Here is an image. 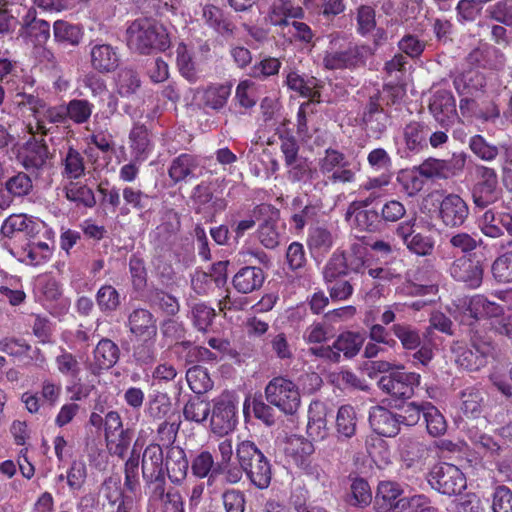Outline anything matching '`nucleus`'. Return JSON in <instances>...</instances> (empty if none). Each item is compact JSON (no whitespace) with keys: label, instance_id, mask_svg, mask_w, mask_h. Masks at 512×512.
Returning a JSON list of instances; mask_svg holds the SVG:
<instances>
[{"label":"nucleus","instance_id":"f257e3e1","mask_svg":"<svg viewBox=\"0 0 512 512\" xmlns=\"http://www.w3.org/2000/svg\"><path fill=\"white\" fill-rule=\"evenodd\" d=\"M304 15L300 6L290 0L275 1L265 17V22L277 27L278 33L289 42L301 41L309 43L313 38L310 27L299 21Z\"/></svg>","mask_w":512,"mask_h":512},{"label":"nucleus","instance_id":"f03ea898","mask_svg":"<svg viewBox=\"0 0 512 512\" xmlns=\"http://www.w3.org/2000/svg\"><path fill=\"white\" fill-rule=\"evenodd\" d=\"M127 44L133 51L149 54L154 50L169 47L170 38L166 28L151 19L135 20L127 29Z\"/></svg>","mask_w":512,"mask_h":512},{"label":"nucleus","instance_id":"7ed1b4c3","mask_svg":"<svg viewBox=\"0 0 512 512\" xmlns=\"http://www.w3.org/2000/svg\"><path fill=\"white\" fill-rule=\"evenodd\" d=\"M18 105L22 115L29 113L33 117V122L29 121L26 124V129L31 135H46L50 130L47 124H58L66 120L65 106H49L44 100L32 94L21 95Z\"/></svg>","mask_w":512,"mask_h":512},{"label":"nucleus","instance_id":"20e7f679","mask_svg":"<svg viewBox=\"0 0 512 512\" xmlns=\"http://www.w3.org/2000/svg\"><path fill=\"white\" fill-rule=\"evenodd\" d=\"M241 473L244 471L250 482L258 489H266L271 482L272 472L265 455L251 441H242L236 448Z\"/></svg>","mask_w":512,"mask_h":512},{"label":"nucleus","instance_id":"39448f33","mask_svg":"<svg viewBox=\"0 0 512 512\" xmlns=\"http://www.w3.org/2000/svg\"><path fill=\"white\" fill-rule=\"evenodd\" d=\"M449 311L456 320L467 324H471L470 320L478 319H488L491 322L494 318L502 316L504 312L502 306L480 294L457 298Z\"/></svg>","mask_w":512,"mask_h":512},{"label":"nucleus","instance_id":"423d86ee","mask_svg":"<svg viewBox=\"0 0 512 512\" xmlns=\"http://www.w3.org/2000/svg\"><path fill=\"white\" fill-rule=\"evenodd\" d=\"M266 400L281 412L293 415L301 405V395L297 385L284 377L273 378L265 388Z\"/></svg>","mask_w":512,"mask_h":512},{"label":"nucleus","instance_id":"0eeeda50","mask_svg":"<svg viewBox=\"0 0 512 512\" xmlns=\"http://www.w3.org/2000/svg\"><path fill=\"white\" fill-rule=\"evenodd\" d=\"M213 403L211 431L219 436L227 435L235 428L237 422L238 399L231 393H223Z\"/></svg>","mask_w":512,"mask_h":512},{"label":"nucleus","instance_id":"6e6552de","mask_svg":"<svg viewBox=\"0 0 512 512\" xmlns=\"http://www.w3.org/2000/svg\"><path fill=\"white\" fill-rule=\"evenodd\" d=\"M429 482L433 488L442 494H460L467 486L464 473L455 465L440 463L430 472Z\"/></svg>","mask_w":512,"mask_h":512},{"label":"nucleus","instance_id":"1a4fd4ad","mask_svg":"<svg viewBox=\"0 0 512 512\" xmlns=\"http://www.w3.org/2000/svg\"><path fill=\"white\" fill-rule=\"evenodd\" d=\"M421 376L415 372L396 371L382 376L379 388L397 399H408L413 396L415 387L419 386Z\"/></svg>","mask_w":512,"mask_h":512},{"label":"nucleus","instance_id":"9d476101","mask_svg":"<svg viewBox=\"0 0 512 512\" xmlns=\"http://www.w3.org/2000/svg\"><path fill=\"white\" fill-rule=\"evenodd\" d=\"M476 174L477 183L473 190V200L476 206L484 208L500 198L501 189L494 169L479 166Z\"/></svg>","mask_w":512,"mask_h":512},{"label":"nucleus","instance_id":"9b49d317","mask_svg":"<svg viewBox=\"0 0 512 512\" xmlns=\"http://www.w3.org/2000/svg\"><path fill=\"white\" fill-rule=\"evenodd\" d=\"M44 223L33 216L20 213L11 214L2 223L1 236L5 240L20 237L32 238L40 233Z\"/></svg>","mask_w":512,"mask_h":512},{"label":"nucleus","instance_id":"f8f14e48","mask_svg":"<svg viewBox=\"0 0 512 512\" xmlns=\"http://www.w3.org/2000/svg\"><path fill=\"white\" fill-rule=\"evenodd\" d=\"M417 227L416 219H410L397 226L396 234L410 252L418 256H428L434 250L435 240L430 235L417 232Z\"/></svg>","mask_w":512,"mask_h":512},{"label":"nucleus","instance_id":"ddd939ff","mask_svg":"<svg viewBox=\"0 0 512 512\" xmlns=\"http://www.w3.org/2000/svg\"><path fill=\"white\" fill-rule=\"evenodd\" d=\"M105 439L109 452L123 457L130 444L128 432L123 429L122 420L118 412L110 411L104 420Z\"/></svg>","mask_w":512,"mask_h":512},{"label":"nucleus","instance_id":"4468645a","mask_svg":"<svg viewBox=\"0 0 512 512\" xmlns=\"http://www.w3.org/2000/svg\"><path fill=\"white\" fill-rule=\"evenodd\" d=\"M142 472L143 477L151 482H154V497L162 496L164 493V486L159 482V478L163 476L164 472V459L163 451L160 445L150 444L143 453L142 458Z\"/></svg>","mask_w":512,"mask_h":512},{"label":"nucleus","instance_id":"2eb2a0df","mask_svg":"<svg viewBox=\"0 0 512 512\" xmlns=\"http://www.w3.org/2000/svg\"><path fill=\"white\" fill-rule=\"evenodd\" d=\"M456 363L468 370H478L486 363V357L491 355L493 346L491 343H474L473 348H467L462 343H455L452 348Z\"/></svg>","mask_w":512,"mask_h":512},{"label":"nucleus","instance_id":"dca6fc26","mask_svg":"<svg viewBox=\"0 0 512 512\" xmlns=\"http://www.w3.org/2000/svg\"><path fill=\"white\" fill-rule=\"evenodd\" d=\"M319 167L321 172L329 175V179L334 183L354 181L355 173L347 168L344 155L336 150H326L325 155L319 159Z\"/></svg>","mask_w":512,"mask_h":512},{"label":"nucleus","instance_id":"f3484780","mask_svg":"<svg viewBox=\"0 0 512 512\" xmlns=\"http://www.w3.org/2000/svg\"><path fill=\"white\" fill-rule=\"evenodd\" d=\"M369 423L372 430L383 437H394L400 431V416L383 407L374 406L369 412Z\"/></svg>","mask_w":512,"mask_h":512},{"label":"nucleus","instance_id":"a211bd4d","mask_svg":"<svg viewBox=\"0 0 512 512\" xmlns=\"http://www.w3.org/2000/svg\"><path fill=\"white\" fill-rule=\"evenodd\" d=\"M450 275L467 287L478 288L483 280V267L479 261L466 256L456 259L450 267Z\"/></svg>","mask_w":512,"mask_h":512},{"label":"nucleus","instance_id":"6ab92c4d","mask_svg":"<svg viewBox=\"0 0 512 512\" xmlns=\"http://www.w3.org/2000/svg\"><path fill=\"white\" fill-rule=\"evenodd\" d=\"M429 110L442 126H449L457 118L456 103L451 92L436 90L430 99Z\"/></svg>","mask_w":512,"mask_h":512},{"label":"nucleus","instance_id":"aec40b11","mask_svg":"<svg viewBox=\"0 0 512 512\" xmlns=\"http://www.w3.org/2000/svg\"><path fill=\"white\" fill-rule=\"evenodd\" d=\"M468 214V205L459 195H446L440 202L439 216L446 226H461L467 219Z\"/></svg>","mask_w":512,"mask_h":512},{"label":"nucleus","instance_id":"412c9836","mask_svg":"<svg viewBox=\"0 0 512 512\" xmlns=\"http://www.w3.org/2000/svg\"><path fill=\"white\" fill-rule=\"evenodd\" d=\"M328 408L321 401H313L308 409L307 434L313 441H322L329 434Z\"/></svg>","mask_w":512,"mask_h":512},{"label":"nucleus","instance_id":"4be33fe9","mask_svg":"<svg viewBox=\"0 0 512 512\" xmlns=\"http://www.w3.org/2000/svg\"><path fill=\"white\" fill-rule=\"evenodd\" d=\"M231 89L232 85L229 83L211 84L205 88H198L195 92V99L204 107L220 110L226 105Z\"/></svg>","mask_w":512,"mask_h":512},{"label":"nucleus","instance_id":"5701e85b","mask_svg":"<svg viewBox=\"0 0 512 512\" xmlns=\"http://www.w3.org/2000/svg\"><path fill=\"white\" fill-rule=\"evenodd\" d=\"M356 253L357 256H349L348 258L342 255H334L325 266L323 272L325 280L332 283L338 276L346 273L347 266L351 270L360 271L365 264L362 248L359 247Z\"/></svg>","mask_w":512,"mask_h":512},{"label":"nucleus","instance_id":"b1692460","mask_svg":"<svg viewBox=\"0 0 512 512\" xmlns=\"http://www.w3.org/2000/svg\"><path fill=\"white\" fill-rule=\"evenodd\" d=\"M287 87L298 93L300 96L310 99L313 102H320L319 81L314 77H304L297 71H289L286 75Z\"/></svg>","mask_w":512,"mask_h":512},{"label":"nucleus","instance_id":"393cba45","mask_svg":"<svg viewBox=\"0 0 512 512\" xmlns=\"http://www.w3.org/2000/svg\"><path fill=\"white\" fill-rule=\"evenodd\" d=\"M398 448L403 461L408 467L415 466L422 470L425 465L427 455L426 447L410 436H402L398 440Z\"/></svg>","mask_w":512,"mask_h":512},{"label":"nucleus","instance_id":"a878e982","mask_svg":"<svg viewBox=\"0 0 512 512\" xmlns=\"http://www.w3.org/2000/svg\"><path fill=\"white\" fill-rule=\"evenodd\" d=\"M234 455L232 441L228 438L223 439L218 444V460L215 470L225 474L226 480L230 483H237L242 478L241 469L231 464Z\"/></svg>","mask_w":512,"mask_h":512},{"label":"nucleus","instance_id":"bb28decb","mask_svg":"<svg viewBox=\"0 0 512 512\" xmlns=\"http://www.w3.org/2000/svg\"><path fill=\"white\" fill-rule=\"evenodd\" d=\"M47 158V146L35 139L27 141L18 152V159L28 170L41 168L46 163Z\"/></svg>","mask_w":512,"mask_h":512},{"label":"nucleus","instance_id":"cd10ccee","mask_svg":"<svg viewBox=\"0 0 512 512\" xmlns=\"http://www.w3.org/2000/svg\"><path fill=\"white\" fill-rule=\"evenodd\" d=\"M199 165L198 157L191 154H181L172 161L168 170L169 177L175 183L196 178Z\"/></svg>","mask_w":512,"mask_h":512},{"label":"nucleus","instance_id":"c85d7f7f","mask_svg":"<svg viewBox=\"0 0 512 512\" xmlns=\"http://www.w3.org/2000/svg\"><path fill=\"white\" fill-rule=\"evenodd\" d=\"M92 67L99 72H111L119 65V55L109 44H95L90 51Z\"/></svg>","mask_w":512,"mask_h":512},{"label":"nucleus","instance_id":"c756f323","mask_svg":"<svg viewBox=\"0 0 512 512\" xmlns=\"http://www.w3.org/2000/svg\"><path fill=\"white\" fill-rule=\"evenodd\" d=\"M264 282V273L258 267H244L239 270L234 278L233 285L240 293H251L259 289Z\"/></svg>","mask_w":512,"mask_h":512},{"label":"nucleus","instance_id":"7c9ffc66","mask_svg":"<svg viewBox=\"0 0 512 512\" xmlns=\"http://www.w3.org/2000/svg\"><path fill=\"white\" fill-rule=\"evenodd\" d=\"M189 462L183 449L172 447L167 455L166 470L173 483L182 482L188 472Z\"/></svg>","mask_w":512,"mask_h":512},{"label":"nucleus","instance_id":"2f4dec72","mask_svg":"<svg viewBox=\"0 0 512 512\" xmlns=\"http://www.w3.org/2000/svg\"><path fill=\"white\" fill-rule=\"evenodd\" d=\"M129 327L133 334L144 338L155 336L157 331L152 314L145 309H137L130 314Z\"/></svg>","mask_w":512,"mask_h":512},{"label":"nucleus","instance_id":"473e14b6","mask_svg":"<svg viewBox=\"0 0 512 512\" xmlns=\"http://www.w3.org/2000/svg\"><path fill=\"white\" fill-rule=\"evenodd\" d=\"M346 219L352 227L359 230L372 231L378 223V213L371 209L360 207L359 204L353 203L346 214Z\"/></svg>","mask_w":512,"mask_h":512},{"label":"nucleus","instance_id":"72a5a7b5","mask_svg":"<svg viewBox=\"0 0 512 512\" xmlns=\"http://www.w3.org/2000/svg\"><path fill=\"white\" fill-rule=\"evenodd\" d=\"M401 493L402 491L397 483L390 481L379 483L375 502L378 512H393L399 504L397 498Z\"/></svg>","mask_w":512,"mask_h":512},{"label":"nucleus","instance_id":"f704fd0d","mask_svg":"<svg viewBox=\"0 0 512 512\" xmlns=\"http://www.w3.org/2000/svg\"><path fill=\"white\" fill-rule=\"evenodd\" d=\"M360 61L361 57L357 47H349L344 51H329L323 59L327 69L349 68L357 65Z\"/></svg>","mask_w":512,"mask_h":512},{"label":"nucleus","instance_id":"c9c22d12","mask_svg":"<svg viewBox=\"0 0 512 512\" xmlns=\"http://www.w3.org/2000/svg\"><path fill=\"white\" fill-rule=\"evenodd\" d=\"M130 148L135 161L143 162L152 151L149 133L143 126H135L130 132Z\"/></svg>","mask_w":512,"mask_h":512},{"label":"nucleus","instance_id":"e433bc0d","mask_svg":"<svg viewBox=\"0 0 512 512\" xmlns=\"http://www.w3.org/2000/svg\"><path fill=\"white\" fill-rule=\"evenodd\" d=\"M483 400L479 389L469 387L461 392L459 408L467 417L477 418L482 413Z\"/></svg>","mask_w":512,"mask_h":512},{"label":"nucleus","instance_id":"4c0bfd02","mask_svg":"<svg viewBox=\"0 0 512 512\" xmlns=\"http://www.w3.org/2000/svg\"><path fill=\"white\" fill-rule=\"evenodd\" d=\"M357 416L355 409L350 405L341 406L336 415V431L339 438H351L355 435Z\"/></svg>","mask_w":512,"mask_h":512},{"label":"nucleus","instance_id":"58836bf2","mask_svg":"<svg viewBox=\"0 0 512 512\" xmlns=\"http://www.w3.org/2000/svg\"><path fill=\"white\" fill-rule=\"evenodd\" d=\"M119 358L117 345L109 339L101 340L94 350V361L100 369H109Z\"/></svg>","mask_w":512,"mask_h":512},{"label":"nucleus","instance_id":"ea45409f","mask_svg":"<svg viewBox=\"0 0 512 512\" xmlns=\"http://www.w3.org/2000/svg\"><path fill=\"white\" fill-rule=\"evenodd\" d=\"M55 41L65 45H77L82 39L83 33L79 26L64 20H58L53 25Z\"/></svg>","mask_w":512,"mask_h":512},{"label":"nucleus","instance_id":"a19ab883","mask_svg":"<svg viewBox=\"0 0 512 512\" xmlns=\"http://www.w3.org/2000/svg\"><path fill=\"white\" fill-rule=\"evenodd\" d=\"M25 298L26 295L19 278L11 276L0 285V301L17 306L23 303Z\"/></svg>","mask_w":512,"mask_h":512},{"label":"nucleus","instance_id":"79ce46f5","mask_svg":"<svg viewBox=\"0 0 512 512\" xmlns=\"http://www.w3.org/2000/svg\"><path fill=\"white\" fill-rule=\"evenodd\" d=\"M52 254L53 250L46 242L28 243L23 248V261L37 266L47 262Z\"/></svg>","mask_w":512,"mask_h":512},{"label":"nucleus","instance_id":"37998d69","mask_svg":"<svg viewBox=\"0 0 512 512\" xmlns=\"http://www.w3.org/2000/svg\"><path fill=\"white\" fill-rule=\"evenodd\" d=\"M283 229V226L271 217L259 226L258 237L260 242L266 248H275L280 242V236Z\"/></svg>","mask_w":512,"mask_h":512},{"label":"nucleus","instance_id":"c03bdc74","mask_svg":"<svg viewBox=\"0 0 512 512\" xmlns=\"http://www.w3.org/2000/svg\"><path fill=\"white\" fill-rule=\"evenodd\" d=\"M363 342L364 338L361 334L345 332L338 336L333 347L338 353L342 352L346 357L350 358L359 352Z\"/></svg>","mask_w":512,"mask_h":512},{"label":"nucleus","instance_id":"a18cd8bd","mask_svg":"<svg viewBox=\"0 0 512 512\" xmlns=\"http://www.w3.org/2000/svg\"><path fill=\"white\" fill-rule=\"evenodd\" d=\"M186 379L190 389L196 394H202L213 386L207 370L201 366L189 368L186 373Z\"/></svg>","mask_w":512,"mask_h":512},{"label":"nucleus","instance_id":"49530a36","mask_svg":"<svg viewBox=\"0 0 512 512\" xmlns=\"http://www.w3.org/2000/svg\"><path fill=\"white\" fill-rule=\"evenodd\" d=\"M210 413L211 407L209 402L199 397L190 399L183 409L185 419L198 424L206 421Z\"/></svg>","mask_w":512,"mask_h":512},{"label":"nucleus","instance_id":"de8ad7c7","mask_svg":"<svg viewBox=\"0 0 512 512\" xmlns=\"http://www.w3.org/2000/svg\"><path fill=\"white\" fill-rule=\"evenodd\" d=\"M393 512H439L425 495L400 498Z\"/></svg>","mask_w":512,"mask_h":512},{"label":"nucleus","instance_id":"09e8293b","mask_svg":"<svg viewBox=\"0 0 512 512\" xmlns=\"http://www.w3.org/2000/svg\"><path fill=\"white\" fill-rule=\"evenodd\" d=\"M397 181L409 196L418 193L425 184V179L417 167L400 171Z\"/></svg>","mask_w":512,"mask_h":512},{"label":"nucleus","instance_id":"8fccbe9b","mask_svg":"<svg viewBox=\"0 0 512 512\" xmlns=\"http://www.w3.org/2000/svg\"><path fill=\"white\" fill-rule=\"evenodd\" d=\"M37 296L45 302H53L60 298L61 288L59 283L48 275H42L37 278L35 283Z\"/></svg>","mask_w":512,"mask_h":512},{"label":"nucleus","instance_id":"3c124183","mask_svg":"<svg viewBox=\"0 0 512 512\" xmlns=\"http://www.w3.org/2000/svg\"><path fill=\"white\" fill-rule=\"evenodd\" d=\"M428 433L433 437L443 435L447 430V422L443 414L432 404L426 403L424 414Z\"/></svg>","mask_w":512,"mask_h":512},{"label":"nucleus","instance_id":"603ef678","mask_svg":"<svg viewBox=\"0 0 512 512\" xmlns=\"http://www.w3.org/2000/svg\"><path fill=\"white\" fill-rule=\"evenodd\" d=\"M205 23L219 34H228L232 32L231 23L227 21L221 10L212 5L203 7L202 13Z\"/></svg>","mask_w":512,"mask_h":512},{"label":"nucleus","instance_id":"864d4df0","mask_svg":"<svg viewBox=\"0 0 512 512\" xmlns=\"http://www.w3.org/2000/svg\"><path fill=\"white\" fill-rule=\"evenodd\" d=\"M258 94V85L250 79H244L236 87L235 98L241 107L252 108L257 102Z\"/></svg>","mask_w":512,"mask_h":512},{"label":"nucleus","instance_id":"5fc2aeb1","mask_svg":"<svg viewBox=\"0 0 512 512\" xmlns=\"http://www.w3.org/2000/svg\"><path fill=\"white\" fill-rule=\"evenodd\" d=\"M351 493L348 497V503L357 507H366L372 501L370 486L364 479H354L351 484Z\"/></svg>","mask_w":512,"mask_h":512},{"label":"nucleus","instance_id":"6e6d98bb","mask_svg":"<svg viewBox=\"0 0 512 512\" xmlns=\"http://www.w3.org/2000/svg\"><path fill=\"white\" fill-rule=\"evenodd\" d=\"M216 463L213 455L208 451H202L197 454L191 462V471L194 476L198 478H205L209 474L219 472L215 470Z\"/></svg>","mask_w":512,"mask_h":512},{"label":"nucleus","instance_id":"4d7b16f0","mask_svg":"<svg viewBox=\"0 0 512 512\" xmlns=\"http://www.w3.org/2000/svg\"><path fill=\"white\" fill-rule=\"evenodd\" d=\"M64 175L69 179L80 178L84 174L85 165L82 155L70 148L63 159Z\"/></svg>","mask_w":512,"mask_h":512},{"label":"nucleus","instance_id":"13d9d810","mask_svg":"<svg viewBox=\"0 0 512 512\" xmlns=\"http://www.w3.org/2000/svg\"><path fill=\"white\" fill-rule=\"evenodd\" d=\"M492 274L500 283L512 282V251L506 252L495 259Z\"/></svg>","mask_w":512,"mask_h":512},{"label":"nucleus","instance_id":"bf43d9fd","mask_svg":"<svg viewBox=\"0 0 512 512\" xmlns=\"http://www.w3.org/2000/svg\"><path fill=\"white\" fill-rule=\"evenodd\" d=\"M92 108V104L87 100H71L68 105L65 106V109L67 110L66 118L69 117L77 124L85 123L92 114Z\"/></svg>","mask_w":512,"mask_h":512},{"label":"nucleus","instance_id":"052dcab7","mask_svg":"<svg viewBox=\"0 0 512 512\" xmlns=\"http://www.w3.org/2000/svg\"><path fill=\"white\" fill-rule=\"evenodd\" d=\"M25 35L35 46H42L50 38V26L44 20H34L25 28Z\"/></svg>","mask_w":512,"mask_h":512},{"label":"nucleus","instance_id":"680f3d73","mask_svg":"<svg viewBox=\"0 0 512 512\" xmlns=\"http://www.w3.org/2000/svg\"><path fill=\"white\" fill-rule=\"evenodd\" d=\"M393 333L400 340L404 349L414 350L420 346L419 332L409 325L396 324L393 326Z\"/></svg>","mask_w":512,"mask_h":512},{"label":"nucleus","instance_id":"e2e57ef3","mask_svg":"<svg viewBox=\"0 0 512 512\" xmlns=\"http://www.w3.org/2000/svg\"><path fill=\"white\" fill-rule=\"evenodd\" d=\"M490 380L504 396H512V367H495L490 374Z\"/></svg>","mask_w":512,"mask_h":512},{"label":"nucleus","instance_id":"0e129e2a","mask_svg":"<svg viewBox=\"0 0 512 512\" xmlns=\"http://www.w3.org/2000/svg\"><path fill=\"white\" fill-rule=\"evenodd\" d=\"M97 305L101 311H114L120 304V298L117 290L110 286H102L96 294Z\"/></svg>","mask_w":512,"mask_h":512},{"label":"nucleus","instance_id":"69168bd1","mask_svg":"<svg viewBox=\"0 0 512 512\" xmlns=\"http://www.w3.org/2000/svg\"><path fill=\"white\" fill-rule=\"evenodd\" d=\"M478 226L484 235L491 238H497L503 234V226L500 223V217H496L492 210H487L481 216Z\"/></svg>","mask_w":512,"mask_h":512},{"label":"nucleus","instance_id":"338daca9","mask_svg":"<svg viewBox=\"0 0 512 512\" xmlns=\"http://www.w3.org/2000/svg\"><path fill=\"white\" fill-rule=\"evenodd\" d=\"M308 242L313 251L324 253L332 247L333 237L328 230L315 228L310 232Z\"/></svg>","mask_w":512,"mask_h":512},{"label":"nucleus","instance_id":"774afa93","mask_svg":"<svg viewBox=\"0 0 512 512\" xmlns=\"http://www.w3.org/2000/svg\"><path fill=\"white\" fill-rule=\"evenodd\" d=\"M493 512H512V492L505 486L495 489L492 503Z\"/></svg>","mask_w":512,"mask_h":512}]
</instances>
